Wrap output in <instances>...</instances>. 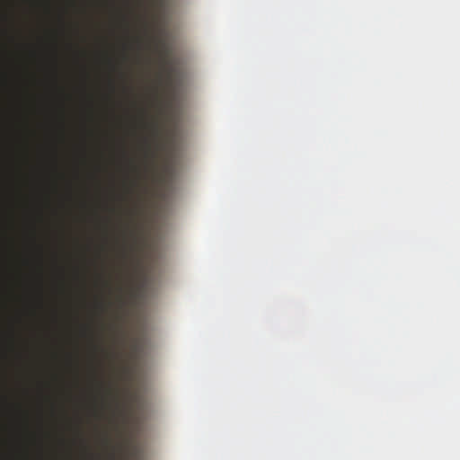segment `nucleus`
Listing matches in <instances>:
<instances>
[{
	"instance_id": "nucleus-2",
	"label": "nucleus",
	"mask_w": 460,
	"mask_h": 460,
	"mask_svg": "<svg viewBox=\"0 0 460 460\" xmlns=\"http://www.w3.org/2000/svg\"><path fill=\"white\" fill-rule=\"evenodd\" d=\"M145 155L146 158H149L153 155L149 145H146V146Z\"/></svg>"
},
{
	"instance_id": "nucleus-3",
	"label": "nucleus",
	"mask_w": 460,
	"mask_h": 460,
	"mask_svg": "<svg viewBox=\"0 0 460 460\" xmlns=\"http://www.w3.org/2000/svg\"><path fill=\"white\" fill-rule=\"evenodd\" d=\"M133 348H134V350H137V342H135V343H134Z\"/></svg>"
},
{
	"instance_id": "nucleus-1",
	"label": "nucleus",
	"mask_w": 460,
	"mask_h": 460,
	"mask_svg": "<svg viewBox=\"0 0 460 460\" xmlns=\"http://www.w3.org/2000/svg\"><path fill=\"white\" fill-rule=\"evenodd\" d=\"M160 56L166 75V80L168 84H171L172 81L173 67L169 63L167 49L164 43L162 42L160 43Z\"/></svg>"
}]
</instances>
